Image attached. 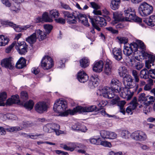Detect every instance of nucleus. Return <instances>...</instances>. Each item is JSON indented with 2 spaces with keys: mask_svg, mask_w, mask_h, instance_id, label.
<instances>
[{
  "mask_svg": "<svg viewBox=\"0 0 155 155\" xmlns=\"http://www.w3.org/2000/svg\"><path fill=\"white\" fill-rule=\"evenodd\" d=\"M90 80L94 86L95 87L97 86L99 84L100 80L98 76L97 75H92L90 79Z\"/></svg>",
  "mask_w": 155,
  "mask_h": 155,
  "instance_id": "a878e982",
  "label": "nucleus"
},
{
  "mask_svg": "<svg viewBox=\"0 0 155 155\" xmlns=\"http://www.w3.org/2000/svg\"><path fill=\"white\" fill-rule=\"evenodd\" d=\"M43 130L46 132H53L54 130L52 129V124L48 123L43 127Z\"/></svg>",
  "mask_w": 155,
  "mask_h": 155,
  "instance_id": "4c0bfd02",
  "label": "nucleus"
},
{
  "mask_svg": "<svg viewBox=\"0 0 155 155\" xmlns=\"http://www.w3.org/2000/svg\"><path fill=\"white\" fill-rule=\"evenodd\" d=\"M125 20L126 21H133L134 22L140 23L142 26L143 25L142 23L141 18L137 16L135 12H132L131 9H128L124 11Z\"/></svg>",
  "mask_w": 155,
  "mask_h": 155,
  "instance_id": "20e7f679",
  "label": "nucleus"
},
{
  "mask_svg": "<svg viewBox=\"0 0 155 155\" xmlns=\"http://www.w3.org/2000/svg\"><path fill=\"white\" fill-rule=\"evenodd\" d=\"M107 104V103L106 101H103L98 103V104H97L98 107H97V110H98L102 109V107L106 105Z\"/></svg>",
  "mask_w": 155,
  "mask_h": 155,
  "instance_id": "4d7b16f0",
  "label": "nucleus"
},
{
  "mask_svg": "<svg viewBox=\"0 0 155 155\" xmlns=\"http://www.w3.org/2000/svg\"><path fill=\"white\" fill-rule=\"evenodd\" d=\"M100 144L105 147H112V145L111 143L106 141H102L100 143Z\"/></svg>",
  "mask_w": 155,
  "mask_h": 155,
  "instance_id": "13d9d810",
  "label": "nucleus"
},
{
  "mask_svg": "<svg viewBox=\"0 0 155 155\" xmlns=\"http://www.w3.org/2000/svg\"><path fill=\"white\" fill-rule=\"evenodd\" d=\"M132 75L134 77L135 82L138 83L139 81V78L138 72L135 70H133L132 72Z\"/></svg>",
  "mask_w": 155,
  "mask_h": 155,
  "instance_id": "c03bdc74",
  "label": "nucleus"
},
{
  "mask_svg": "<svg viewBox=\"0 0 155 155\" xmlns=\"http://www.w3.org/2000/svg\"><path fill=\"white\" fill-rule=\"evenodd\" d=\"M66 60L63 59L62 60H60L59 61H58L57 64L59 66V68H63L65 67V63L66 62Z\"/></svg>",
  "mask_w": 155,
  "mask_h": 155,
  "instance_id": "6e6d98bb",
  "label": "nucleus"
},
{
  "mask_svg": "<svg viewBox=\"0 0 155 155\" xmlns=\"http://www.w3.org/2000/svg\"><path fill=\"white\" fill-rule=\"evenodd\" d=\"M149 71L147 68H143L140 72V77L141 78L147 79L149 77Z\"/></svg>",
  "mask_w": 155,
  "mask_h": 155,
  "instance_id": "473e14b6",
  "label": "nucleus"
},
{
  "mask_svg": "<svg viewBox=\"0 0 155 155\" xmlns=\"http://www.w3.org/2000/svg\"><path fill=\"white\" fill-rule=\"evenodd\" d=\"M143 21L148 25L153 27L155 25V15H151L149 18L144 19Z\"/></svg>",
  "mask_w": 155,
  "mask_h": 155,
  "instance_id": "aec40b11",
  "label": "nucleus"
},
{
  "mask_svg": "<svg viewBox=\"0 0 155 155\" xmlns=\"http://www.w3.org/2000/svg\"><path fill=\"white\" fill-rule=\"evenodd\" d=\"M34 105V103L33 101L31 100H29L24 104V106L26 109L31 110L33 107Z\"/></svg>",
  "mask_w": 155,
  "mask_h": 155,
  "instance_id": "2f4dec72",
  "label": "nucleus"
},
{
  "mask_svg": "<svg viewBox=\"0 0 155 155\" xmlns=\"http://www.w3.org/2000/svg\"><path fill=\"white\" fill-rule=\"evenodd\" d=\"M123 14L120 12H113V16L114 20L112 21L111 24L114 25L120 21L122 19Z\"/></svg>",
  "mask_w": 155,
  "mask_h": 155,
  "instance_id": "6ab92c4d",
  "label": "nucleus"
},
{
  "mask_svg": "<svg viewBox=\"0 0 155 155\" xmlns=\"http://www.w3.org/2000/svg\"><path fill=\"white\" fill-rule=\"evenodd\" d=\"M21 99L24 100H26L28 99V95L27 92L25 91H22L21 93Z\"/></svg>",
  "mask_w": 155,
  "mask_h": 155,
  "instance_id": "338daca9",
  "label": "nucleus"
},
{
  "mask_svg": "<svg viewBox=\"0 0 155 155\" xmlns=\"http://www.w3.org/2000/svg\"><path fill=\"white\" fill-rule=\"evenodd\" d=\"M148 60L145 62V67L146 68H150L151 66H154L155 57L152 54H150L148 58Z\"/></svg>",
  "mask_w": 155,
  "mask_h": 155,
  "instance_id": "5701e85b",
  "label": "nucleus"
},
{
  "mask_svg": "<svg viewBox=\"0 0 155 155\" xmlns=\"http://www.w3.org/2000/svg\"><path fill=\"white\" fill-rule=\"evenodd\" d=\"M138 101L140 103L143 102V103H145L146 101H148L147 96L144 93L140 94H139Z\"/></svg>",
  "mask_w": 155,
  "mask_h": 155,
  "instance_id": "58836bf2",
  "label": "nucleus"
},
{
  "mask_svg": "<svg viewBox=\"0 0 155 155\" xmlns=\"http://www.w3.org/2000/svg\"><path fill=\"white\" fill-rule=\"evenodd\" d=\"M149 74L152 78H155V69H151L149 71Z\"/></svg>",
  "mask_w": 155,
  "mask_h": 155,
  "instance_id": "774afa93",
  "label": "nucleus"
},
{
  "mask_svg": "<svg viewBox=\"0 0 155 155\" xmlns=\"http://www.w3.org/2000/svg\"><path fill=\"white\" fill-rule=\"evenodd\" d=\"M104 63L102 60L95 61L93 64L92 68H104Z\"/></svg>",
  "mask_w": 155,
  "mask_h": 155,
  "instance_id": "e433bc0d",
  "label": "nucleus"
},
{
  "mask_svg": "<svg viewBox=\"0 0 155 155\" xmlns=\"http://www.w3.org/2000/svg\"><path fill=\"white\" fill-rule=\"evenodd\" d=\"M42 18L44 22H51L53 20L52 18H50L47 12H44L42 15Z\"/></svg>",
  "mask_w": 155,
  "mask_h": 155,
  "instance_id": "c9c22d12",
  "label": "nucleus"
},
{
  "mask_svg": "<svg viewBox=\"0 0 155 155\" xmlns=\"http://www.w3.org/2000/svg\"><path fill=\"white\" fill-rule=\"evenodd\" d=\"M10 7H11V10L13 11H15V12H16V13L18 12L20 10V9L19 7V6H18V5H17V6L15 5H11V6Z\"/></svg>",
  "mask_w": 155,
  "mask_h": 155,
  "instance_id": "69168bd1",
  "label": "nucleus"
},
{
  "mask_svg": "<svg viewBox=\"0 0 155 155\" xmlns=\"http://www.w3.org/2000/svg\"><path fill=\"white\" fill-rule=\"evenodd\" d=\"M62 13L65 17H67V22L69 24H76L77 19H78L85 26H89L87 18L84 14L76 11L73 12L72 13L68 11H63Z\"/></svg>",
  "mask_w": 155,
  "mask_h": 155,
  "instance_id": "f03ea898",
  "label": "nucleus"
},
{
  "mask_svg": "<svg viewBox=\"0 0 155 155\" xmlns=\"http://www.w3.org/2000/svg\"><path fill=\"white\" fill-rule=\"evenodd\" d=\"M123 51L124 54L127 56L130 55L133 53L130 46L129 45L127 46V45H124Z\"/></svg>",
  "mask_w": 155,
  "mask_h": 155,
  "instance_id": "7c9ffc66",
  "label": "nucleus"
},
{
  "mask_svg": "<svg viewBox=\"0 0 155 155\" xmlns=\"http://www.w3.org/2000/svg\"><path fill=\"white\" fill-rule=\"evenodd\" d=\"M122 137L124 139H128L130 136V133L126 130H123L121 133Z\"/></svg>",
  "mask_w": 155,
  "mask_h": 155,
  "instance_id": "a18cd8bd",
  "label": "nucleus"
},
{
  "mask_svg": "<svg viewBox=\"0 0 155 155\" xmlns=\"http://www.w3.org/2000/svg\"><path fill=\"white\" fill-rule=\"evenodd\" d=\"M16 41H14L8 47L5 49V52L7 53H9L12 49L16 45Z\"/></svg>",
  "mask_w": 155,
  "mask_h": 155,
  "instance_id": "bf43d9fd",
  "label": "nucleus"
},
{
  "mask_svg": "<svg viewBox=\"0 0 155 155\" xmlns=\"http://www.w3.org/2000/svg\"><path fill=\"white\" fill-rule=\"evenodd\" d=\"M131 137L135 140L138 141H143L147 139L146 134L144 132L137 130L132 133Z\"/></svg>",
  "mask_w": 155,
  "mask_h": 155,
  "instance_id": "0eeeda50",
  "label": "nucleus"
},
{
  "mask_svg": "<svg viewBox=\"0 0 155 155\" xmlns=\"http://www.w3.org/2000/svg\"><path fill=\"white\" fill-rule=\"evenodd\" d=\"M54 20L56 23L61 25H64L66 23L65 19L61 17L55 18Z\"/></svg>",
  "mask_w": 155,
  "mask_h": 155,
  "instance_id": "3c124183",
  "label": "nucleus"
},
{
  "mask_svg": "<svg viewBox=\"0 0 155 155\" xmlns=\"http://www.w3.org/2000/svg\"><path fill=\"white\" fill-rule=\"evenodd\" d=\"M44 28L46 34H49L53 29V26L50 24H45L44 25Z\"/></svg>",
  "mask_w": 155,
  "mask_h": 155,
  "instance_id": "79ce46f5",
  "label": "nucleus"
},
{
  "mask_svg": "<svg viewBox=\"0 0 155 155\" xmlns=\"http://www.w3.org/2000/svg\"><path fill=\"white\" fill-rule=\"evenodd\" d=\"M20 128L18 127H12L6 128L5 129L8 131L13 132L14 131H18Z\"/></svg>",
  "mask_w": 155,
  "mask_h": 155,
  "instance_id": "0e129e2a",
  "label": "nucleus"
},
{
  "mask_svg": "<svg viewBox=\"0 0 155 155\" xmlns=\"http://www.w3.org/2000/svg\"><path fill=\"white\" fill-rule=\"evenodd\" d=\"M89 140L91 144L97 145L100 144V142L99 141V139H97L95 138H91Z\"/></svg>",
  "mask_w": 155,
  "mask_h": 155,
  "instance_id": "680f3d73",
  "label": "nucleus"
},
{
  "mask_svg": "<svg viewBox=\"0 0 155 155\" xmlns=\"http://www.w3.org/2000/svg\"><path fill=\"white\" fill-rule=\"evenodd\" d=\"M1 24L2 25H5L6 26H8L11 27H12L14 23L10 21L9 20H3L2 21Z\"/></svg>",
  "mask_w": 155,
  "mask_h": 155,
  "instance_id": "603ef678",
  "label": "nucleus"
},
{
  "mask_svg": "<svg viewBox=\"0 0 155 155\" xmlns=\"http://www.w3.org/2000/svg\"><path fill=\"white\" fill-rule=\"evenodd\" d=\"M75 113L77 112L79 113L86 112H91L94 110H97V107L95 106L92 105L88 107H83L81 106H78L74 108Z\"/></svg>",
  "mask_w": 155,
  "mask_h": 155,
  "instance_id": "9d476101",
  "label": "nucleus"
},
{
  "mask_svg": "<svg viewBox=\"0 0 155 155\" xmlns=\"http://www.w3.org/2000/svg\"><path fill=\"white\" fill-rule=\"evenodd\" d=\"M117 39L119 41L121 44H126L128 43V39L127 38L125 37H122L118 36L117 37Z\"/></svg>",
  "mask_w": 155,
  "mask_h": 155,
  "instance_id": "09e8293b",
  "label": "nucleus"
},
{
  "mask_svg": "<svg viewBox=\"0 0 155 155\" xmlns=\"http://www.w3.org/2000/svg\"><path fill=\"white\" fill-rule=\"evenodd\" d=\"M34 33L36 35L37 38H38L40 41H43L46 38L47 34L46 32L40 29L35 30Z\"/></svg>",
  "mask_w": 155,
  "mask_h": 155,
  "instance_id": "a211bd4d",
  "label": "nucleus"
},
{
  "mask_svg": "<svg viewBox=\"0 0 155 155\" xmlns=\"http://www.w3.org/2000/svg\"><path fill=\"white\" fill-rule=\"evenodd\" d=\"M52 129L54 130V132H55L56 134L57 135H59V130L60 128V126L55 123L52 124Z\"/></svg>",
  "mask_w": 155,
  "mask_h": 155,
  "instance_id": "ea45409f",
  "label": "nucleus"
},
{
  "mask_svg": "<svg viewBox=\"0 0 155 155\" xmlns=\"http://www.w3.org/2000/svg\"><path fill=\"white\" fill-rule=\"evenodd\" d=\"M117 94H115V96L113 97H115L111 101V104H118L119 101L120 100L119 97L117 96Z\"/></svg>",
  "mask_w": 155,
  "mask_h": 155,
  "instance_id": "e2e57ef3",
  "label": "nucleus"
},
{
  "mask_svg": "<svg viewBox=\"0 0 155 155\" xmlns=\"http://www.w3.org/2000/svg\"><path fill=\"white\" fill-rule=\"evenodd\" d=\"M105 29L113 34H117L118 33V30L114 29L112 27H106Z\"/></svg>",
  "mask_w": 155,
  "mask_h": 155,
  "instance_id": "864d4df0",
  "label": "nucleus"
},
{
  "mask_svg": "<svg viewBox=\"0 0 155 155\" xmlns=\"http://www.w3.org/2000/svg\"><path fill=\"white\" fill-rule=\"evenodd\" d=\"M94 18L95 23L100 26L101 27L105 26L107 24L105 19L103 18L97 16Z\"/></svg>",
  "mask_w": 155,
  "mask_h": 155,
  "instance_id": "412c9836",
  "label": "nucleus"
},
{
  "mask_svg": "<svg viewBox=\"0 0 155 155\" xmlns=\"http://www.w3.org/2000/svg\"><path fill=\"white\" fill-rule=\"evenodd\" d=\"M12 58L9 57L3 59L1 62V66L4 68H14V64L12 62Z\"/></svg>",
  "mask_w": 155,
  "mask_h": 155,
  "instance_id": "ddd939ff",
  "label": "nucleus"
},
{
  "mask_svg": "<svg viewBox=\"0 0 155 155\" xmlns=\"http://www.w3.org/2000/svg\"><path fill=\"white\" fill-rule=\"evenodd\" d=\"M36 35L34 32L30 36L26 38V41L29 44H33L36 42Z\"/></svg>",
  "mask_w": 155,
  "mask_h": 155,
  "instance_id": "c85d7f7f",
  "label": "nucleus"
},
{
  "mask_svg": "<svg viewBox=\"0 0 155 155\" xmlns=\"http://www.w3.org/2000/svg\"><path fill=\"white\" fill-rule=\"evenodd\" d=\"M104 68H112V62L109 59H107L104 63Z\"/></svg>",
  "mask_w": 155,
  "mask_h": 155,
  "instance_id": "5fc2aeb1",
  "label": "nucleus"
},
{
  "mask_svg": "<svg viewBox=\"0 0 155 155\" xmlns=\"http://www.w3.org/2000/svg\"><path fill=\"white\" fill-rule=\"evenodd\" d=\"M110 85V88L106 87L100 91L101 96L105 98L111 99L115 96L114 92H119L121 88V82L115 78L111 80Z\"/></svg>",
  "mask_w": 155,
  "mask_h": 155,
  "instance_id": "f257e3e1",
  "label": "nucleus"
},
{
  "mask_svg": "<svg viewBox=\"0 0 155 155\" xmlns=\"http://www.w3.org/2000/svg\"><path fill=\"white\" fill-rule=\"evenodd\" d=\"M147 97L148 101L146 103V105L148 106L150 104H153L155 100V97L150 95H147Z\"/></svg>",
  "mask_w": 155,
  "mask_h": 155,
  "instance_id": "8fccbe9b",
  "label": "nucleus"
},
{
  "mask_svg": "<svg viewBox=\"0 0 155 155\" xmlns=\"http://www.w3.org/2000/svg\"><path fill=\"white\" fill-rule=\"evenodd\" d=\"M28 45L25 41H18L15 46V49L21 55H25L28 51Z\"/></svg>",
  "mask_w": 155,
  "mask_h": 155,
  "instance_id": "423d86ee",
  "label": "nucleus"
},
{
  "mask_svg": "<svg viewBox=\"0 0 155 155\" xmlns=\"http://www.w3.org/2000/svg\"><path fill=\"white\" fill-rule=\"evenodd\" d=\"M31 26V25L21 26L14 23L12 28H13L16 31L20 32L22 30H26L28 28H30Z\"/></svg>",
  "mask_w": 155,
  "mask_h": 155,
  "instance_id": "4be33fe9",
  "label": "nucleus"
},
{
  "mask_svg": "<svg viewBox=\"0 0 155 155\" xmlns=\"http://www.w3.org/2000/svg\"><path fill=\"white\" fill-rule=\"evenodd\" d=\"M26 60L23 58H20L15 64V68H24L26 66Z\"/></svg>",
  "mask_w": 155,
  "mask_h": 155,
  "instance_id": "393cba45",
  "label": "nucleus"
},
{
  "mask_svg": "<svg viewBox=\"0 0 155 155\" xmlns=\"http://www.w3.org/2000/svg\"><path fill=\"white\" fill-rule=\"evenodd\" d=\"M9 41L7 37L3 35H0V46H4L7 45Z\"/></svg>",
  "mask_w": 155,
  "mask_h": 155,
  "instance_id": "cd10ccee",
  "label": "nucleus"
},
{
  "mask_svg": "<svg viewBox=\"0 0 155 155\" xmlns=\"http://www.w3.org/2000/svg\"><path fill=\"white\" fill-rule=\"evenodd\" d=\"M127 69L126 68H119L118 70V73L121 77H124L127 74Z\"/></svg>",
  "mask_w": 155,
  "mask_h": 155,
  "instance_id": "de8ad7c7",
  "label": "nucleus"
},
{
  "mask_svg": "<svg viewBox=\"0 0 155 155\" xmlns=\"http://www.w3.org/2000/svg\"><path fill=\"white\" fill-rule=\"evenodd\" d=\"M68 145L69 146L65 144H60V147L66 150L73 151L75 149L77 148H81L83 146L80 143H70L68 144Z\"/></svg>",
  "mask_w": 155,
  "mask_h": 155,
  "instance_id": "9b49d317",
  "label": "nucleus"
},
{
  "mask_svg": "<svg viewBox=\"0 0 155 155\" xmlns=\"http://www.w3.org/2000/svg\"><path fill=\"white\" fill-rule=\"evenodd\" d=\"M77 78L80 82L84 83L88 80L89 77L84 71H82L78 73Z\"/></svg>",
  "mask_w": 155,
  "mask_h": 155,
  "instance_id": "2eb2a0df",
  "label": "nucleus"
},
{
  "mask_svg": "<svg viewBox=\"0 0 155 155\" xmlns=\"http://www.w3.org/2000/svg\"><path fill=\"white\" fill-rule=\"evenodd\" d=\"M117 93L121 97L127 100H130L134 94V92L131 91L130 89L126 87L123 88L122 90L121 89L119 92Z\"/></svg>",
  "mask_w": 155,
  "mask_h": 155,
  "instance_id": "1a4fd4ad",
  "label": "nucleus"
},
{
  "mask_svg": "<svg viewBox=\"0 0 155 155\" xmlns=\"http://www.w3.org/2000/svg\"><path fill=\"white\" fill-rule=\"evenodd\" d=\"M125 104L126 102L124 101H119V100L117 104L118 106L120 107V112L123 114H125V111L124 107Z\"/></svg>",
  "mask_w": 155,
  "mask_h": 155,
  "instance_id": "a19ab883",
  "label": "nucleus"
},
{
  "mask_svg": "<svg viewBox=\"0 0 155 155\" xmlns=\"http://www.w3.org/2000/svg\"><path fill=\"white\" fill-rule=\"evenodd\" d=\"M117 135L115 132L109 131L108 139H114L117 137Z\"/></svg>",
  "mask_w": 155,
  "mask_h": 155,
  "instance_id": "052dcab7",
  "label": "nucleus"
},
{
  "mask_svg": "<svg viewBox=\"0 0 155 155\" xmlns=\"http://www.w3.org/2000/svg\"><path fill=\"white\" fill-rule=\"evenodd\" d=\"M20 103L19 97L17 95H13L11 97L7 99L6 102L7 105H10L13 104H19Z\"/></svg>",
  "mask_w": 155,
  "mask_h": 155,
  "instance_id": "dca6fc26",
  "label": "nucleus"
},
{
  "mask_svg": "<svg viewBox=\"0 0 155 155\" xmlns=\"http://www.w3.org/2000/svg\"><path fill=\"white\" fill-rule=\"evenodd\" d=\"M128 45L130 46L131 49L132 50L134 54L138 51L139 46L136 42H133L130 44Z\"/></svg>",
  "mask_w": 155,
  "mask_h": 155,
  "instance_id": "f704fd0d",
  "label": "nucleus"
},
{
  "mask_svg": "<svg viewBox=\"0 0 155 155\" xmlns=\"http://www.w3.org/2000/svg\"><path fill=\"white\" fill-rule=\"evenodd\" d=\"M113 57L117 61H120L122 59V52L120 48H114L112 51Z\"/></svg>",
  "mask_w": 155,
  "mask_h": 155,
  "instance_id": "f3484780",
  "label": "nucleus"
},
{
  "mask_svg": "<svg viewBox=\"0 0 155 155\" xmlns=\"http://www.w3.org/2000/svg\"><path fill=\"white\" fill-rule=\"evenodd\" d=\"M35 110L38 113L42 114L47 110V105L45 102H38L35 107Z\"/></svg>",
  "mask_w": 155,
  "mask_h": 155,
  "instance_id": "f8f14e48",
  "label": "nucleus"
},
{
  "mask_svg": "<svg viewBox=\"0 0 155 155\" xmlns=\"http://www.w3.org/2000/svg\"><path fill=\"white\" fill-rule=\"evenodd\" d=\"M80 65L82 68L88 67L90 64L89 59L87 58L84 57L79 61Z\"/></svg>",
  "mask_w": 155,
  "mask_h": 155,
  "instance_id": "b1692460",
  "label": "nucleus"
},
{
  "mask_svg": "<svg viewBox=\"0 0 155 155\" xmlns=\"http://www.w3.org/2000/svg\"><path fill=\"white\" fill-rule=\"evenodd\" d=\"M136 42L139 46L138 49L141 50V51H145L146 50V46L144 43L141 41L139 40H137Z\"/></svg>",
  "mask_w": 155,
  "mask_h": 155,
  "instance_id": "37998d69",
  "label": "nucleus"
},
{
  "mask_svg": "<svg viewBox=\"0 0 155 155\" xmlns=\"http://www.w3.org/2000/svg\"><path fill=\"white\" fill-rule=\"evenodd\" d=\"M7 97V94L5 92H3L0 93V106L5 105V104L3 101L6 100Z\"/></svg>",
  "mask_w": 155,
  "mask_h": 155,
  "instance_id": "72a5a7b5",
  "label": "nucleus"
},
{
  "mask_svg": "<svg viewBox=\"0 0 155 155\" xmlns=\"http://www.w3.org/2000/svg\"><path fill=\"white\" fill-rule=\"evenodd\" d=\"M109 131L101 130L100 131V134L101 137L104 139H108Z\"/></svg>",
  "mask_w": 155,
  "mask_h": 155,
  "instance_id": "49530a36",
  "label": "nucleus"
},
{
  "mask_svg": "<svg viewBox=\"0 0 155 155\" xmlns=\"http://www.w3.org/2000/svg\"><path fill=\"white\" fill-rule=\"evenodd\" d=\"M54 65V62L52 58L48 55H45L42 58L40 65L42 67L52 68Z\"/></svg>",
  "mask_w": 155,
  "mask_h": 155,
  "instance_id": "6e6552de",
  "label": "nucleus"
},
{
  "mask_svg": "<svg viewBox=\"0 0 155 155\" xmlns=\"http://www.w3.org/2000/svg\"><path fill=\"white\" fill-rule=\"evenodd\" d=\"M120 3V0H112L110 3L111 8L114 10L118 9Z\"/></svg>",
  "mask_w": 155,
  "mask_h": 155,
  "instance_id": "bb28decb",
  "label": "nucleus"
},
{
  "mask_svg": "<svg viewBox=\"0 0 155 155\" xmlns=\"http://www.w3.org/2000/svg\"><path fill=\"white\" fill-rule=\"evenodd\" d=\"M67 102L65 101L60 99L58 100L55 102L53 107L54 111L56 113H60L61 116H67L69 114L73 115L75 114L74 108L73 110H68L65 111L67 108Z\"/></svg>",
  "mask_w": 155,
  "mask_h": 155,
  "instance_id": "7ed1b4c3",
  "label": "nucleus"
},
{
  "mask_svg": "<svg viewBox=\"0 0 155 155\" xmlns=\"http://www.w3.org/2000/svg\"><path fill=\"white\" fill-rule=\"evenodd\" d=\"M137 104V98L135 97L130 103L129 106L127 108L126 110L127 113L132 114L133 110L136 108Z\"/></svg>",
  "mask_w": 155,
  "mask_h": 155,
  "instance_id": "4468645a",
  "label": "nucleus"
},
{
  "mask_svg": "<svg viewBox=\"0 0 155 155\" xmlns=\"http://www.w3.org/2000/svg\"><path fill=\"white\" fill-rule=\"evenodd\" d=\"M153 10L152 6L146 2L141 4L138 9L139 13L142 16H146L150 15L153 12Z\"/></svg>",
  "mask_w": 155,
  "mask_h": 155,
  "instance_id": "39448f33",
  "label": "nucleus"
},
{
  "mask_svg": "<svg viewBox=\"0 0 155 155\" xmlns=\"http://www.w3.org/2000/svg\"><path fill=\"white\" fill-rule=\"evenodd\" d=\"M49 15L51 18H54L55 19L59 16L60 13L58 10L53 9L49 12Z\"/></svg>",
  "mask_w": 155,
  "mask_h": 155,
  "instance_id": "c756f323",
  "label": "nucleus"
}]
</instances>
